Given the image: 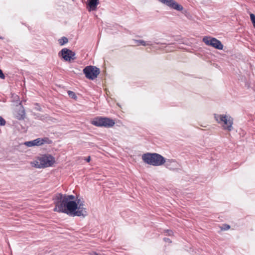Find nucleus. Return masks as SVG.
Returning <instances> with one entry per match:
<instances>
[{
	"label": "nucleus",
	"instance_id": "nucleus-23",
	"mask_svg": "<svg viewBox=\"0 0 255 255\" xmlns=\"http://www.w3.org/2000/svg\"><path fill=\"white\" fill-rule=\"evenodd\" d=\"M163 241L165 242H167V243H171V241L170 239L169 238H163Z\"/></svg>",
	"mask_w": 255,
	"mask_h": 255
},
{
	"label": "nucleus",
	"instance_id": "nucleus-22",
	"mask_svg": "<svg viewBox=\"0 0 255 255\" xmlns=\"http://www.w3.org/2000/svg\"><path fill=\"white\" fill-rule=\"evenodd\" d=\"M0 78L1 79H5V76L3 74L2 70L0 69Z\"/></svg>",
	"mask_w": 255,
	"mask_h": 255
},
{
	"label": "nucleus",
	"instance_id": "nucleus-10",
	"mask_svg": "<svg viewBox=\"0 0 255 255\" xmlns=\"http://www.w3.org/2000/svg\"><path fill=\"white\" fill-rule=\"evenodd\" d=\"M17 110L16 111L15 115L16 118L18 120L23 119L25 116V111L23 107L21 105L17 106Z\"/></svg>",
	"mask_w": 255,
	"mask_h": 255
},
{
	"label": "nucleus",
	"instance_id": "nucleus-14",
	"mask_svg": "<svg viewBox=\"0 0 255 255\" xmlns=\"http://www.w3.org/2000/svg\"><path fill=\"white\" fill-rule=\"evenodd\" d=\"M83 205L81 202V216L85 217L88 215V212L87 211V209L86 208H83Z\"/></svg>",
	"mask_w": 255,
	"mask_h": 255
},
{
	"label": "nucleus",
	"instance_id": "nucleus-6",
	"mask_svg": "<svg viewBox=\"0 0 255 255\" xmlns=\"http://www.w3.org/2000/svg\"><path fill=\"white\" fill-rule=\"evenodd\" d=\"M83 72L87 78L94 80L97 78L98 75L99 74L100 70L96 67L88 66L83 69Z\"/></svg>",
	"mask_w": 255,
	"mask_h": 255
},
{
	"label": "nucleus",
	"instance_id": "nucleus-18",
	"mask_svg": "<svg viewBox=\"0 0 255 255\" xmlns=\"http://www.w3.org/2000/svg\"><path fill=\"white\" fill-rule=\"evenodd\" d=\"M230 228V226L228 224H223V226L222 227H221V230L222 231L228 230Z\"/></svg>",
	"mask_w": 255,
	"mask_h": 255
},
{
	"label": "nucleus",
	"instance_id": "nucleus-12",
	"mask_svg": "<svg viewBox=\"0 0 255 255\" xmlns=\"http://www.w3.org/2000/svg\"><path fill=\"white\" fill-rule=\"evenodd\" d=\"M134 41L137 43V45H142L143 46H146L151 45L149 42H146L143 40H135Z\"/></svg>",
	"mask_w": 255,
	"mask_h": 255
},
{
	"label": "nucleus",
	"instance_id": "nucleus-2",
	"mask_svg": "<svg viewBox=\"0 0 255 255\" xmlns=\"http://www.w3.org/2000/svg\"><path fill=\"white\" fill-rule=\"evenodd\" d=\"M55 163V159L52 155L45 154L36 157L30 164L32 167L40 169L52 166Z\"/></svg>",
	"mask_w": 255,
	"mask_h": 255
},
{
	"label": "nucleus",
	"instance_id": "nucleus-24",
	"mask_svg": "<svg viewBox=\"0 0 255 255\" xmlns=\"http://www.w3.org/2000/svg\"><path fill=\"white\" fill-rule=\"evenodd\" d=\"M89 255H101V254H99L95 252H92L89 253Z\"/></svg>",
	"mask_w": 255,
	"mask_h": 255
},
{
	"label": "nucleus",
	"instance_id": "nucleus-20",
	"mask_svg": "<svg viewBox=\"0 0 255 255\" xmlns=\"http://www.w3.org/2000/svg\"><path fill=\"white\" fill-rule=\"evenodd\" d=\"M6 122L5 120L0 116V126H3L5 125Z\"/></svg>",
	"mask_w": 255,
	"mask_h": 255
},
{
	"label": "nucleus",
	"instance_id": "nucleus-16",
	"mask_svg": "<svg viewBox=\"0 0 255 255\" xmlns=\"http://www.w3.org/2000/svg\"><path fill=\"white\" fill-rule=\"evenodd\" d=\"M68 94L69 96L70 97H71V98H73L74 99H76L77 98V96H76L75 93L72 91H68Z\"/></svg>",
	"mask_w": 255,
	"mask_h": 255
},
{
	"label": "nucleus",
	"instance_id": "nucleus-8",
	"mask_svg": "<svg viewBox=\"0 0 255 255\" xmlns=\"http://www.w3.org/2000/svg\"><path fill=\"white\" fill-rule=\"evenodd\" d=\"M58 56L64 61L67 62H71L76 58L75 52L66 48H63L59 51Z\"/></svg>",
	"mask_w": 255,
	"mask_h": 255
},
{
	"label": "nucleus",
	"instance_id": "nucleus-19",
	"mask_svg": "<svg viewBox=\"0 0 255 255\" xmlns=\"http://www.w3.org/2000/svg\"><path fill=\"white\" fill-rule=\"evenodd\" d=\"M164 233H166V235H167V236H172L173 235V232H172V230H164Z\"/></svg>",
	"mask_w": 255,
	"mask_h": 255
},
{
	"label": "nucleus",
	"instance_id": "nucleus-11",
	"mask_svg": "<svg viewBox=\"0 0 255 255\" xmlns=\"http://www.w3.org/2000/svg\"><path fill=\"white\" fill-rule=\"evenodd\" d=\"M50 141L49 140V139L47 137H44L43 138H38L36 139H34L35 144L36 146L41 145L44 144V143H49Z\"/></svg>",
	"mask_w": 255,
	"mask_h": 255
},
{
	"label": "nucleus",
	"instance_id": "nucleus-9",
	"mask_svg": "<svg viewBox=\"0 0 255 255\" xmlns=\"http://www.w3.org/2000/svg\"><path fill=\"white\" fill-rule=\"evenodd\" d=\"M99 4V0H87V9L89 11H96Z\"/></svg>",
	"mask_w": 255,
	"mask_h": 255
},
{
	"label": "nucleus",
	"instance_id": "nucleus-13",
	"mask_svg": "<svg viewBox=\"0 0 255 255\" xmlns=\"http://www.w3.org/2000/svg\"><path fill=\"white\" fill-rule=\"evenodd\" d=\"M59 43L60 45L62 46L64 44H66L68 42V39L67 37L63 36L61 37V38L58 39Z\"/></svg>",
	"mask_w": 255,
	"mask_h": 255
},
{
	"label": "nucleus",
	"instance_id": "nucleus-1",
	"mask_svg": "<svg viewBox=\"0 0 255 255\" xmlns=\"http://www.w3.org/2000/svg\"><path fill=\"white\" fill-rule=\"evenodd\" d=\"M74 199L73 195L57 194L54 198L55 208L53 210L72 216H80V212L77 211L78 205Z\"/></svg>",
	"mask_w": 255,
	"mask_h": 255
},
{
	"label": "nucleus",
	"instance_id": "nucleus-21",
	"mask_svg": "<svg viewBox=\"0 0 255 255\" xmlns=\"http://www.w3.org/2000/svg\"><path fill=\"white\" fill-rule=\"evenodd\" d=\"M81 159L84 160L86 161L87 162H89L91 160V157L90 156H88L87 157H81Z\"/></svg>",
	"mask_w": 255,
	"mask_h": 255
},
{
	"label": "nucleus",
	"instance_id": "nucleus-4",
	"mask_svg": "<svg viewBox=\"0 0 255 255\" xmlns=\"http://www.w3.org/2000/svg\"><path fill=\"white\" fill-rule=\"evenodd\" d=\"M215 118L219 124H223V128L228 131L233 129V119L229 116L215 114Z\"/></svg>",
	"mask_w": 255,
	"mask_h": 255
},
{
	"label": "nucleus",
	"instance_id": "nucleus-17",
	"mask_svg": "<svg viewBox=\"0 0 255 255\" xmlns=\"http://www.w3.org/2000/svg\"><path fill=\"white\" fill-rule=\"evenodd\" d=\"M250 18L254 27L255 28V15L253 13L250 14Z\"/></svg>",
	"mask_w": 255,
	"mask_h": 255
},
{
	"label": "nucleus",
	"instance_id": "nucleus-25",
	"mask_svg": "<svg viewBox=\"0 0 255 255\" xmlns=\"http://www.w3.org/2000/svg\"><path fill=\"white\" fill-rule=\"evenodd\" d=\"M166 166L168 167V163H166Z\"/></svg>",
	"mask_w": 255,
	"mask_h": 255
},
{
	"label": "nucleus",
	"instance_id": "nucleus-7",
	"mask_svg": "<svg viewBox=\"0 0 255 255\" xmlns=\"http://www.w3.org/2000/svg\"><path fill=\"white\" fill-rule=\"evenodd\" d=\"M203 41L207 45L211 46L216 49L222 50L223 45L221 42L216 38L210 36H205L203 38Z\"/></svg>",
	"mask_w": 255,
	"mask_h": 255
},
{
	"label": "nucleus",
	"instance_id": "nucleus-5",
	"mask_svg": "<svg viewBox=\"0 0 255 255\" xmlns=\"http://www.w3.org/2000/svg\"><path fill=\"white\" fill-rule=\"evenodd\" d=\"M91 124L98 127H104L110 128L113 127L115 125V122L114 120L103 117H97L93 119L91 122Z\"/></svg>",
	"mask_w": 255,
	"mask_h": 255
},
{
	"label": "nucleus",
	"instance_id": "nucleus-15",
	"mask_svg": "<svg viewBox=\"0 0 255 255\" xmlns=\"http://www.w3.org/2000/svg\"><path fill=\"white\" fill-rule=\"evenodd\" d=\"M24 144L28 147L35 146L34 140L29 141H26L24 143Z\"/></svg>",
	"mask_w": 255,
	"mask_h": 255
},
{
	"label": "nucleus",
	"instance_id": "nucleus-3",
	"mask_svg": "<svg viewBox=\"0 0 255 255\" xmlns=\"http://www.w3.org/2000/svg\"><path fill=\"white\" fill-rule=\"evenodd\" d=\"M142 159L146 164L158 166L165 163V158L159 154L156 153L147 152L142 155Z\"/></svg>",
	"mask_w": 255,
	"mask_h": 255
}]
</instances>
